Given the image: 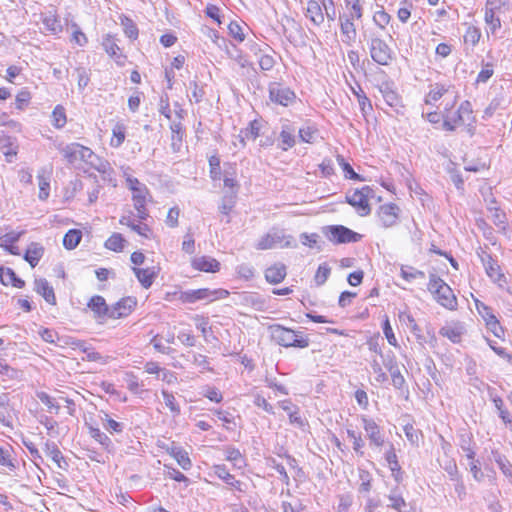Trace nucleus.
Wrapping results in <instances>:
<instances>
[{"mask_svg": "<svg viewBox=\"0 0 512 512\" xmlns=\"http://www.w3.org/2000/svg\"><path fill=\"white\" fill-rule=\"evenodd\" d=\"M59 152L73 166L85 163L102 174H106L111 169L107 160L100 158L90 148L80 143L74 142L59 147Z\"/></svg>", "mask_w": 512, "mask_h": 512, "instance_id": "f257e3e1", "label": "nucleus"}, {"mask_svg": "<svg viewBox=\"0 0 512 512\" xmlns=\"http://www.w3.org/2000/svg\"><path fill=\"white\" fill-rule=\"evenodd\" d=\"M456 102L454 97L451 104H446L443 113V128L446 131H454L458 126H466L468 132L473 135L474 133V122L472 105L469 101H463L456 111H452L451 108Z\"/></svg>", "mask_w": 512, "mask_h": 512, "instance_id": "f03ea898", "label": "nucleus"}, {"mask_svg": "<svg viewBox=\"0 0 512 512\" xmlns=\"http://www.w3.org/2000/svg\"><path fill=\"white\" fill-rule=\"evenodd\" d=\"M427 288L439 305L452 311L457 309V297L451 287L437 274L431 273L429 275Z\"/></svg>", "mask_w": 512, "mask_h": 512, "instance_id": "7ed1b4c3", "label": "nucleus"}, {"mask_svg": "<svg viewBox=\"0 0 512 512\" xmlns=\"http://www.w3.org/2000/svg\"><path fill=\"white\" fill-rule=\"evenodd\" d=\"M258 250L275 248H296L297 243L292 235L285 234L283 229L272 228L263 235L256 244Z\"/></svg>", "mask_w": 512, "mask_h": 512, "instance_id": "20e7f679", "label": "nucleus"}, {"mask_svg": "<svg viewBox=\"0 0 512 512\" xmlns=\"http://www.w3.org/2000/svg\"><path fill=\"white\" fill-rule=\"evenodd\" d=\"M271 338L284 347L305 348L309 345L307 338L298 335L294 330L279 324L270 326Z\"/></svg>", "mask_w": 512, "mask_h": 512, "instance_id": "39448f33", "label": "nucleus"}, {"mask_svg": "<svg viewBox=\"0 0 512 512\" xmlns=\"http://www.w3.org/2000/svg\"><path fill=\"white\" fill-rule=\"evenodd\" d=\"M372 193L373 189L371 187L364 186L361 189L348 192L345 197L346 202L353 206L360 216H367L371 212L369 197Z\"/></svg>", "mask_w": 512, "mask_h": 512, "instance_id": "423d86ee", "label": "nucleus"}, {"mask_svg": "<svg viewBox=\"0 0 512 512\" xmlns=\"http://www.w3.org/2000/svg\"><path fill=\"white\" fill-rule=\"evenodd\" d=\"M369 50L372 60L382 66L389 65L395 58L392 48L379 37L371 38Z\"/></svg>", "mask_w": 512, "mask_h": 512, "instance_id": "0eeeda50", "label": "nucleus"}, {"mask_svg": "<svg viewBox=\"0 0 512 512\" xmlns=\"http://www.w3.org/2000/svg\"><path fill=\"white\" fill-rule=\"evenodd\" d=\"M323 233L329 241L336 244L355 243L362 238V235L343 225L326 226L323 228Z\"/></svg>", "mask_w": 512, "mask_h": 512, "instance_id": "6e6552de", "label": "nucleus"}, {"mask_svg": "<svg viewBox=\"0 0 512 512\" xmlns=\"http://www.w3.org/2000/svg\"><path fill=\"white\" fill-rule=\"evenodd\" d=\"M269 98L276 104L289 106L295 101L296 95L290 88L273 82L269 85Z\"/></svg>", "mask_w": 512, "mask_h": 512, "instance_id": "1a4fd4ad", "label": "nucleus"}, {"mask_svg": "<svg viewBox=\"0 0 512 512\" xmlns=\"http://www.w3.org/2000/svg\"><path fill=\"white\" fill-rule=\"evenodd\" d=\"M480 257L487 276L500 287H503V285L506 283V277L501 272V268L497 260H495L490 254L484 251H482V255Z\"/></svg>", "mask_w": 512, "mask_h": 512, "instance_id": "9d476101", "label": "nucleus"}, {"mask_svg": "<svg viewBox=\"0 0 512 512\" xmlns=\"http://www.w3.org/2000/svg\"><path fill=\"white\" fill-rule=\"evenodd\" d=\"M363 429L366 432V436L370 442V446L377 448L382 447L385 444V437L380 426L370 418L362 416L361 418Z\"/></svg>", "mask_w": 512, "mask_h": 512, "instance_id": "9b49d317", "label": "nucleus"}, {"mask_svg": "<svg viewBox=\"0 0 512 512\" xmlns=\"http://www.w3.org/2000/svg\"><path fill=\"white\" fill-rule=\"evenodd\" d=\"M400 208L394 203H386L378 208L377 216L384 228H390L397 224L399 220Z\"/></svg>", "mask_w": 512, "mask_h": 512, "instance_id": "f8f14e48", "label": "nucleus"}, {"mask_svg": "<svg viewBox=\"0 0 512 512\" xmlns=\"http://www.w3.org/2000/svg\"><path fill=\"white\" fill-rule=\"evenodd\" d=\"M149 196V190L144 183L132 191L134 208L137 211V217L140 220H146L149 216L148 210L146 208V203Z\"/></svg>", "mask_w": 512, "mask_h": 512, "instance_id": "ddd939ff", "label": "nucleus"}, {"mask_svg": "<svg viewBox=\"0 0 512 512\" xmlns=\"http://www.w3.org/2000/svg\"><path fill=\"white\" fill-rule=\"evenodd\" d=\"M136 305V298L124 297L111 307L110 318L119 319L127 317L134 310Z\"/></svg>", "mask_w": 512, "mask_h": 512, "instance_id": "4468645a", "label": "nucleus"}, {"mask_svg": "<svg viewBox=\"0 0 512 512\" xmlns=\"http://www.w3.org/2000/svg\"><path fill=\"white\" fill-rule=\"evenodd\" d=\"M278 406L287 412L290 424L299 428H303L305 426L306 422L300 415L299 407L293 404L290 399L279 401Z\"/></svg>", "mask_w": 512, "mask_h": 512, "instance_id": "2eb2a0df", "label": "nucleus"}, {"mask_svg": "<svg viewBox=\"0 0 512 512\" xmlns=\"http://www.w3.org/2000/svg\"><path fill=\"white\" fill-rule=\"evenodd\" d=\"M44 452L55 462L59 469L68 470L69 464L55 442L47 441L44 445Z\"/></svg>", "mask_w": 512, "mask_h": 512, "instance_id": "dca6fc26", "label": "nucleus"}, {"mask_svg": "<svg viewBox=\"0 0 512 512\" xmlns=\"http://www.w3.org/2000/svg\"><path fill=\"white\" fill-rule=\"evenodd\" d=\"M191 265L195 270L208 273H215L220 270V263L215 258L208 256L194 257Z\"/></svg>", "mask_w": 512, "mask_h": 512, "instance_id": "f3484780", "label": "nucleus"}, {"mask_svg": "<svg viewBox=\"0 0 512 512\" xmlns=\"http://www.w3.org/2000/svg\"><path fill=\"white\" fill-rule=\"evenodd\" d=\"M165 450L177 461L178 465L181 466L182 469L189 470L192 467L189 455L182 447L172 443L171 445H167Z\"/></svg>", "mask_w": 512, "mask_h": 512, "instance_id": "a211bd4d", "label": "nucleus"}, {"mask_svg": "<svg viewBox=\"0 0 512 512\" xmlns=\"http://www.w3.org/2000/svg\"><path fill=\"white\" fill-rule=\"evenodd\" d=\"M236 202H237V191L236 190L226 191L223 194L218 209H219V212L223 216L226 217V220H225L226 223L231 222L229 215L232 212V210L234 209Z\"/></svg>", "mask_w": 512, "mask_h": 512, "instance_id": "6ab92c4d", "label": "nucleus"}, {"mask_svg": "<svg viewBox=\"0 0 512 512\" xmlns=\"http://www.w3.org/2000/svg\"><path fill=\"white\" fill-rule=\"evenodd\" d=\"M88 307L95 313L97 318H110L111 307L106 304V301L102 296H93L88 302Z\"/></svg>", "mask_w": 512, "mask_h": 512, "instance_id": "aec40b11", "label": "nucleus"}, {"mask_svg": "<svg viewBox=\"0 0 512 512\" xmlns=\"http://www.w3.org/2000/svg\"><path fill=\"white\" fill-rule=\"evenodd\" d=\"M102 46L106 53L113 58L118 64H123L124 62L121 59L124 56L121 53V49L116 42V38L110 34H107L103 37Z\"/></svg>", "mask_w": 512, "mask_h": 512, "instance_id": "412c9836", "label": "nucleus"}, {"mask_svg": "<svg viewBox=\"0 0 512 512\" xmlns=\"http://www.w3.org/2000/svg\"><path fill=\"white\" fill-rule=\"evenodd\" d=\"M35 291L40 294L47 303L56 304V296L53 287L44 278H38L34 281Z\"/></svg>", "mask_w": 512, "mask_h": 512, "instance_id": "4be33fe9", "label": "nucleus"}, {"mask_svg": "<svg viewBox=\"0 0 512 512\" xmlns=\"http://www.w3.org/2000/svg\"><path fill=\"white\" fill-rule=\"evenodd\" d=\"M286 274V266L282 263H275L265 270V279L270 284H278L285 279Z\"/></svg>", "mask_w": 512, "mask_h": 512, "instance_id": "5701e85b", "label": "nucleus"}, {"mask_svg": "<svg viewBox=\"0 0 512 512\" xmlns=\"http://www.w3.org/2000/svg\"><path fill=\"white\" fill-rule=\"evenodd\" d=\"M306 17L309 18L316 26H319L324 22L325 17L322 11V6L318 1L310 0L307 2Z\"/></svg>", "mask_w": 512, "mask_h": 512, "instance_id": "b1692460", "label": "nucleus"}, {"mask_svg": "<svg viewBox=\"0 0 512 512\" xmlns=\"http://www.w3.org/2000/svg\"><path fill=\"white\" fill-rule=\"evenodd\" d=\"M353 19L352 17H346L345 19H343L341 16H340V29H341V33L343 35V42L344 43H347V44H351L352 42L355 41L356 39V35H357V32H356V27L353 23Z\"/></svg>", "mask_w": 512, "mask_h": 512, "instance_id": "393cba45", "label": "nucleus"}, {"mask_svg": "<svg viewBox=\"0 0 512 512\" xmlns=\"http://www.w3.org/2000/svg\"><path fill=\"white\" fill-rule=\"evenodd\" d=\"M387 499L389 500L387 507L394 509L397 512H405V508H408V503L400 493L398 486L390 490V493L387 495Z\"/></svg>", "mask_w": 512, "mask_h": 512, "instance_id": "a878e982", "label": "nucleus"}, {"mask_svg": "<svg viewBox=\"0 0 512 512\" xmlns=\"http://www.w3.org/2000/svg\"><path fill=\"white\" fill-rule=\"evenodd\" d=\"M495 203L496 201L492 199L491 204L488 206V211L491 214L490 217L495 226L499 229V231L505 233L507 230L506 214L500 208L493 206Z\"/></svg>", "mask_w": 512, "mask_h": 512, "instance_id": "bb28decb", "label": "nucleus"}, {"mask_svg": "<svg viewBox=\"0 0 512 512\" xmlns=\"http://www.w3.org/2000/svg\"><path fill=\"white\" fill-rule=\"evenodd\" d=\"M196 301H213L215 299L225 298L228 295V291L223 289L211 290L209 288H200L193 290Z\"/></svg>", "mask_w": 512, "mask_h": 512, "instance_id": "cd10ccee", "label": "nucleus"}, {"mask_svg": "<svg viewBox=\"0 0 512 512\" xmlns=\"http://www.w3.org/2000/svg\"><path fill=\"white\" fill-rule=\"evenodd\" d=\"M398 318L402 326L409 329L417 337L418 340H423L421 329L410 312L402 311L399 313Z\"/></svg>", "mask_w": 512, "mask_h": 512, "instance_id": "c85d7f7f", "label": "nucleus"}, {"mask_svg": "<svg viewBox=\"0 0 512 512\" xmlns=\"http://www.w3.org/2000/svg\"><path fill=\"white\" fill-rule=\"evenodd\" d=\"M213 470L215 475L222 479L227 485L238 491H242V483L239 480H236L235 477L229 473L225 465H214Z\"/></svg>", "mask_w": 512, "mask_h": 512, "instance_id": "c756f323", "label": "nucleus"}, {"mask_svg": "<svg viewBox=\"0 0 512 512\" xmlns=\"http://www.w3.org/2000/svg\"><path fill=\"white\" fill-rule=\"evenodd\" d=\"M0 150L6 157L8 162H12V158L17 155V145L12 137L2 135L0 137Z\"/></svg>", "mask_w": 512, "mask_h": 512, "instance_id": "7c9ffc66", "label": "nucleus"}, {"mask_svg": "<svg viewBox=\"0 0 512 512\" xmlns=\"http://www.w3.org/2000/svg\"><path fill=\"white\" fill-rule=\"evenodd\" d=\"M448 91L449 87H446L444 84L435 83L430 85V90L425 97V103L428 105L435 104L444 94L448 93Z\"/></svg>", "mask_w": 512, "mask_h": 512, "instance_id": "2f4dec72", "label": "nucleus"}, {"mask_svg": "<svg viewBox=\"0 0 512 512\" xmlns=\"http://www.w3.org/2000/svg\"><path fill=\"white\" fill-rule=\"evenodd\" d=\"M44 254V248L38 243H31L26 250L24 255V259L31 265V267H35Z\"/></svg>", "mask_w": 512, "mask_h": 512, "instance_id": "473e14b6", "label": "nucleus"}, {"mask_svg": "<svg viewBox=\"0 0 512 512\" xmlns=\"http://www.w3.org/2000/svg\"><path fill=\"white\" fill-rule=\"evenodd\" d=\"M384 365L390 372L393 386L397 389L403 388L405 385V378L401 374L396 362L391 359L388 362H384Z\"/></svg>", "mask_w": 512, "mask_h": 512, "instance_id": "72a5a7b5", "label": "nucleus"}, {"mask_svg": "<svg viewBox=\"0 0 512 512\" xmlns=\"http://www.w3.org/2000/svg\"><path fill=\"white\" fill-rule=\"evenodd\" d=\"M492 457H493V460L497 463V465H498L499 469L502 471V473L512 483V464L510 463V461L506 458L505 455L501 454L497 450H492Z\"/></svg>", "mask_w": 512, "mask_h": 512, "instance_id": "f704fd0d", "label": "nucleus"}, {"mask_svg": "<svg viewBox=\"0 0 512 512\" xmlns=\"http://www.w3.org/2000/svg\"><path fill=\"white\" fill-rule=\"evenodd\" d=\"M99 418L105 430L109 433H122L124 430V424L121 422H117L114 419L110 418L109 414L101 411L99 414Z\"/></svg>", "mask_w": 512, "mask_h": 512, "instance_id": "c9c22d12", "label": "nucleus"}, {"mask_svg": "<svg viewBox=\"0 0 512 512\" xmlns=\"http://www.w3.org/2000/svg\"><path fill=\"white\" fill-rule=\"evenodd\" d=\"M89 435L96 442H98L105 450L111 451L113 449V442L110 437L102 432L99 428L89 426Z\"/></svg>", "mask_w": 512, "mask_h": 512, "instance_id": "e433bc0d", "label": "nucleus"}, {"mask_svg": "<svg viewBox=\"0 0 512 512\" xmlns=\"http://www.w3.org/2000/svg\"><path fill=\"white\" fill-rule=\"evenodd\" d=\"M38 184H39V199L46 200L49 197L50 190V175L44 169L39 171L37 175Z\"/></svg>", "mask_w": 512, "mask_h": 512, "instance_id": "4c0bfd02", "label": "nucleus"}, {"mask_svg": "<svg viewBox=\"0 0 512 512\" xmlns=\"http://www.w3.org/2000/svg\"><path fill=\"white\" fill-rule=\"evenodd\" d=\"M133 272L144 288L147 289L153 284V281L155 278V273L153 270H151L149 268L141 269V268L134 267Z\"/></svg>", "mask_w": 512, "mask_h": 512, "instance_id": "58836bf2", "label": "nucleus"}, {"mask_svg": "<svg viewBox=\"0 0 512 512\" xmlns=\"http://www.w3.org/2000/svg\"><path fill=\"white\" fill-rule=\"evenodd\" d=\"M359 480L360 484L358 487L359 494L367 495L372 490V481L373 477L371 473L367 470L360 469L359 470Z\"/></svg>", "mask_w": 512, "mask_h": 512, "instance_id": "ea45409f", "label": "nucleus"}, {"mask_svg": "<svg viewBox=\"0 0 512 512\" xmlns=\"http://www.w3.org/2000/svg\"><path fill=\"white\" fill-rule=\"evenodd\" d=\"M260 123L257 120H253L249 123L248 127L244 128L240 132L241 143L245 145V139L255 140L259 136Z\"/></svg>", "mask_w": 512, "mask_h": 512, "instance_id": "a19ab883", "label": "nucleus"}, {"mask_svg": "<svg viewBox=\"0 0 512 512\" xmlns=\"http://www.w3.org/2000/svg\"><path fill=\"white\" fill-rule=\"evenodd\" d=\"M82 239V232L77 229H70L63 238V245L66 249L72 250L78 246Z\"/></svg>", "mask_w": 512, "mask_h": 512, "instance_id": "79ce46f5", "label": "nucleus"}, {"mask_svg": "<svg viewBox=\"0 0 512 512\" xmlns=\"http://www.w3.org/2000/svg\"><path fill=\"white\" fill-rule=\"evenodd\" d=\"M72 345L74 346V348H78L83 353H85L86 354L85 359L88 361L96 362V361L103 360V356L100 353L96 352L93 348L88 347L84 341L77 340V341L72 342Z\"/></svg>", "mask_w": 512, "mask_h": 512, "instance_id": "37998d69", "label": "nucleus"}, {"mask_svg": "<svg viewBox=\"0 0 512 512\" xmlns=\"http://www.w3.org/2000/svg\"><path fill=\"white\" fill-rule=\"evenodd\" d=\"M170 129H171V133H172V137H171V140H172V143H171L172 149H173L174 151H178V150H179V148H180V145H181L182 139H183V135H184V131H183V127H182V123H181V122H173V123L170 125Z\"/></svg>", "mask_w": 512, "mask_h": 512, "instance_id": "c03bdc74", "label": "nucleus"}, {"mask_svg": "<svg viewBox=\"0 0 512 512\" xmlns=\"http://www.w3.org/2000/svg\"><path fill=\"white\" fill-rule=\"evenodd\" d=\"M281 149L286 151L295 145L294 130L289 126H284L280 133Z\"/></svg>", "mask_w": 512, "mask_h": 512, "instance_id": "a18cd8bd", "label": "nucleus"}, {"mask_svg": "<svg viewBox=\"0 0 512 512\" xmlns=\"http://www.w3.org/2000/svg\"><path fill=\"white\" fill-rule=\"evenodd\" d=\"M42 22L44 28L52 34H58L62 31L60 20L54 14L45 15Z\"/></svg>", "mask_w": 512, "mask_h": 512, "instance_id": "49530a36", "label": "nucleus"}, {"mask_svg": "<svg viewBox=\"0 0 512 512\" xmlns=\"http://www.w3.org/2000/svg\"><path fill=\"white\" fill-rule=\"evenodd\" d=\"M125 133H126L125 125L122 123H117L112 129L113 137L110 141V145L114 148L120 147L125 140Z\"/></svg>", "mask_w": 512, "mask_h": 512, "instance_id": "de8ad7c7", "label": "nucleus"}, {"mask_svg": "<svg viewBox=\"0 0 512 512\" xmlns=\"http://www.w3.org/2000/svg\"><path fill=\"white\" fill-rule=\"evenodd\" d=\"M226 460L230 461L234 467L242 468L245 466V459L239 449L234 447L226 448Z\"/></svg>", "mask_w": 512, "mask_h": 512, "instance_id": "09e8293b", "label": "nucleus"}, {"mask_svg": "<svg viewBox=\"0 0 512 512\" xmlns=\"http://www.w3.org/2000/svg\"><path fill=\"white\" fill-rule=\"evenodd\" d=\"M337 162L341 166L344 176L347 179L364 181L365 179L361 177L358 173H356L352 166L347 163L342 155H337Z\"/></svg>", "mask_w": 512, "mask_h": 512, "instance_id": "8fccbe9b", "label": "nucleus"}, {"mask_svg": "<svg viewBox=\"0 0 512 512\" xmlns=\"http://www.w3.org/2000/svg\"><path fill=\"white\" fill-rule=\"evenodd\" d=\"M125 239L119 233H114L105 242V247L109 250L119 252L124 248Z\"/></svg>", "mask_w": 512, "mask_h": 512, "instance_id": "3c124183", "label": "nucleus"}, {"mask_svg": "<svg viewBox=\"0 0 512 512\" xmlns=\"http://www.w3.org/2000/svg\"><path fill=\"white\" fill-rule=\"evenodd\" d=\"M381 93L383 95V98L385 102L390 107H397L400 104V97L399 95L388 85H385V87L381 88Z\"/></svg>", "mask_w": 512, "mask_h": 512, "instance_id": "603ef678", "label": "nucleus"}, {"mask_svg": "<svg viewBox=\"0 0 512 512\" xmlns=\"http://www.w3.org/2000/svg\"><path fill=\"white\" fill-rule=\"evenodd\" d=\"M52 124L57 129L64 127L66 124L65 109L61 105H57L52 112Z\"/></svg>", "mask_w": 512, "mask_h": 512, "instance_id": "864d4df0", "label": "nucleus"}, {"mask_svg": "<svg viewBox=\"0 0 512 512\" xmlns=\"http://www.w3.org/2000/svg\"><path fill=\"white\" fill-rule=\"evenodd\" d=\"M401 276L406 281H412L418 278H425V273L421 270H418L412 266H402L401 267Z\"/></svg>", "mask_w": 512, "mask_h": 512, "instance_id": "5fc2aeb1", "label": "nucleus"}, {"mask_svg": "<svg viewBox=\"0 0 512 512\" xmlns=\"http://www.w3.org/2000/svg\"><path fill=\"white\" fill-rule=\"evenodd\" d=\"M480 37H481V32L477 27L468 26V28L466 29V32L463 36V39H464L465 44H470L471 46L474 47L479 42Z\"/></svg>", "mask_w": 512, "mask_h": 512, "instance_id": "6e6d98bb", "label": "nucleus"}, {"mask_svg": "<svg viewBox=\"0 0 512 512\" xmlns=\"http://www.w3.org/2000/svg\"><path fill=\"white\" fill-rule=\"evenodd\" d=\"M0 466L8 468L10 471L16 469L15 460L11 457V449L0 447Z\"/></svg>", "mask_w": 512, "mask_h": 512, "instance_id": "4d7b16f0", "label": "nucleus"}, {"mask_svg": "<svg viewBox=\"0 0 512 512\" xmlns=\"http://www.w3.org/2000/svg\"><path fill=\"white\" fill-rule=\"evenodd\" d=\"M440 335L443 337L448 338L453 343H458L461 340V331L459 328L451 327V326H445L442 327L439 331Z\"/></svg>", "mask_w": 512, "mask_h": 512, "instance_id": "13d9d810", "label": "nucleus"}, {"mask_svg": "<svg viewBox=\"0 0 512 512\" xmlns=\"http://www.w3.org/2000/svg\"><path fill=\"white\" fill-rule=\"evenodd\" d=\"M330 273H331V268L328 266V264H326V263L320 264L316 271L315 277H314V281H315L316 285L317 286L323 285L327 281Z\"/></svg>", "mask_w": 512, "mask_h": 512, "instance_id": "bf43d9fd", "label": "nucleus"}, {"mask_svg": "<svg viewBox=\"0 0 512 512\" xmlns=\"http://www.w3.org/2000/svg\"><path fill=\"white\" fill-rule=\"evenodd\" d=\"M122 26L124 34L131 40H135L138 37V28L136 24L129 18L125 17L122 20Z\"/></svg>", "mask_w": 512, "mask_h": 512, "instance_id": "052dcab7", "label": "nucleus"}, {"mask_svg": "<svg viewBox=\"0 0 512 512\" xmlns=\"http://www.w3.org/2000/svg\"><path fill=\"white\" fill-rule=\"evenodd\" d=\"M192 362L195 366H197L200 369L201 372L212 371L209 359L205 355L193 353Z\"/></svg>", "mask_w": 512, "mask_h": 512, "instance_id": "680f3d73", "label": "nucleus"}, {"mask_svg": "<svg viewBox=\"0 0 512 512\" xmlns=\"http://www.w3.org/2000/svg\"><path fill=\"white\" fill-rule=\"evenodd\" d=\"M236 273L240 278L244 280H250L255 275V269L252 265L248 263H242L237 266Z\"/></svg>", "mask_w": 512, "mask_h": 512, "instance_id": "e2e57ef3", "label": "nucleus"}, {"mask_svg": "<svg viewBox=\"0 0 512 512\" xmlns=\"http://www.w3.org/2000/svg\"><path fill=\"white\" fill-rule=\"evenodd\" d=\"M475 306L478 313L482 316L486 323L496 318V316L492 312V309L489 306L485 305L484 303L480 302L479 300H475Z\"/></svg>", "mask_w": 512, "mask_h": 512, "instance_id": "0e129e2a", "label": "nucleus"}, {"mask_svg": "<svg viewBox=\"0 0 512 512\" xmlns=\"http://www.w3.org/2000/svg\"><path fill=\"white\" fill-rule=\"evenodd\" d=\"M162 396L164 398L166 406L170 409V411L174 415H179L180 407L176 403V399H175L174 395L172 393L168 392L167 390H162Z\"/></svg>", "mask_w": 512, "mask_h": 512, "instance_id": "69168bd1", "label": "nucleus"}, {"mask_svg": "<svg viewBox=\"0 0 512 512\" xmlns=\"http://www.w3.org/2000/svg\"><path fill=\"white\" fill-rule=\"evenodd\" d=\"M496 12L485 8V22L490 27L492 33L501 27L500 19L495 16Z\"/></svg>", "mask_w": 512, "mask_h": 512, "instance_id": "338daca9", "label": "nucleus"}, {"mask_svg": "<svg viewBox=\"0 0 512 512\" xmlns=\"http://www.w3.org/2000/svg\"><path fill=\"white\" fill-rule=\"evenodd\" d=\"M22 234H23V232H15V231L6 233L5 235L0 237V247L8 248L9 246H11L15 242H17Z\"/></svg>", "mask_w": 512, "mask_h": 512, "instance_id": "774afa93", "label": "nucleus"}]
</instances>
